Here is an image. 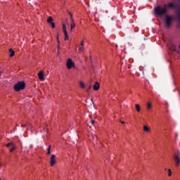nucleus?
Segmentation results:
<instances>
[{
    "instance_id": "1",
    "label": "nucleus",
    "mask_w": 180,
    "mask_h": 180,
    "mask_svg": "<svg viewBox=\"0 0 180 180\" xmlns=\"http://www.w3.org/2000/svg\"><path fill=\"white\" fill-rule=\"evenodd\" d=\"M167 8H170L172 9H178L179 6L178 5L172 2L165 4L163 8L158 6L154 9L155 13L158 15V16H162V15H165V13H167Z\"/></svg>"
},
{
    "instance_id": "2",
    "label": "nucleus",
    "mask_w": 180,
    "mask_h": 180,
    "mask_svg": "<svg viewBox=\"0 0 180 180\" xmlns=\"http://www.w3.org/2000/svg\"><path fill=\"white\" fill-rule=\"evenodd\" d=\"M173 161L174 162V164L176 167H178L180 164V153L179 150H177V152H174L173 153Z\"/></svg>"
},
{
    "instance_id": "3",
    "label": "nucleus",
    "mask_w": 180,
    "mask_h": 180,
    "mask_svg": "<svg viewBox=\"0 0 180 180\" xmlns=\"http://www.w3.org/2000/svg\"><path fill=\"white\" fill-rule=\"evenodd\" d=\"M25 82H18L17 84L14 85V89L17 92H19V91H22V89H25Z\"/></svg>"
},
{
    "instance_id": "4",
    "label": "nucleus",
    "mask_w": 180,
    "mask_h": 180,
    "mask_svg": "<svg viewBox=\"0 0 180 180\" xmlns=\"http://www.w3.org/2000/svg\"><path fill=\"white\" fill-rule=\"evenodd\" d=\"M66 66L68 70H71V68H75V63L72 61V59L68 58L66 63Z\"/></svg>"
},
{
    "instance_id": "5",
    "label": "nucleus",
    "mask_w": 180,
    "mask_h": 180,
    "mask_svg": "<svg viewBox=\"0 0 180 180\" xmlns=\"http://www.w3.org/2000/svg\"><path fill=\"white\" fill-rule=\"evenodd\" d=\"M172 17L167 15L165 17V26L166 27H169L171 26V22H172Z\"/></svg>"
},
{
    "instance_id": "6",
    "label": "nucleus",
    "mask_w": 180,
    "mask_h": 180,
    "mask_svg": "<svg viewBox=\"0 0 180 180\" xmlns=\"http://www.w3.org/2000/svg\"><path fill=\"white\" fill-rule=\"evenodd\" d=\"M50 162H51V167H53L54 165L56 164V156L55 155H52L51 158H50Z\"/></svg>"
},
{
    "instance_id": "7",
    "label": "nucleus",
    "mask_w": 180,
    "mask_h": 180,
    "mask_svg": "<svg viewBox=\"0 0 180 180\" xmlns=\"http://www.w3.org/2000/svg\"><path fill=\"white\" fill-rule=\"evenodd\" d=\"M101 88V84H99V82H96L95 84L93 86L94 91H99Z\"/></svg>"
},
{
    "instance_id": "8",
    "label": "nucleus",
    "mask_w": 180,
    "mask_h": 180,
    "mask_svg": "<svg viewBox=\"0 0 180 180\" xmlns=\"http://www.w3.org/2000/svg\"><path fill=\"white\" fill-rule=\"evenodd\" d=\"M71 24H70V30L71 32H72V30L75 29V22H74V20H72L71 21Z\"/></svg>"
},
{
    "instance_id": "9",
    "label": "nucleus",
    "mask_w": 180,
    "mask_h": 180,
    "mask_svg": "<svg viewBox=\"0 0 180 180\" xmlns=\"http://www.w3.org/2000/svg\"><path fill=\"white\" fill-rule=\"evenodd\" d=\"M39 79L41 80L44 79V76L43 75V72H40L38 73Z\"/></svg>"
},
{
    "instance_id": "10",
    "label": "nucleus",
    "mask_w": 180,
    "mask_h": 180,
    "mask_svg": "<svg viewBox=\"0 0 180 180\" xmlns=\"http://www.w3.org/2000/svg\"><path fill=\"white\" fill-rule=\"evenodd\" d=\"M9 53H10V57H13V56H15V51H13V49H10Z\"/></svg>"
},
{
    "instance_id": "11",
    "label": "nucleus",
    "mask_w": 180,
    "mask_h": 180,
    "mask_svg": "<svg viewBox=\"0 0 180 180\" xmlns=\"http://www.w3.org/2000/svg\"><path fill=\"white\" fill-rule=\"evenodd\" d=\"M53 20H54L53 19V17H49L48 19H47V22L48 23H53Z\"/></svg>"
},
{
    "instance_id": "12",
    "label": "nucleus",
    "mask_w": 180,
    "mask_h": 180,
    "mask_svg": "<svg viewBox=\"0 0 180 180\" xmlns=\"http://www.w3.org/2000/svg\"><path fill=\"white\" fill-rule=\"evenodd\" d=\"M65 34V40H70V37H68V32H63Z\"/></svg>"
},
{
    "instance_id": "13",
    "label": "nucleus",
    "mask_w": 180,
    "mask_h": 180,
    "mask_svg": "<svg viewBox=\"0 0 180 180\" xmlns=\"http://www.w3.org/2000/svg\"><path fill=\"white\" fill-rule=\"evenodd\" d=\"M63 33H67V27L65 26V24L63 25Z\"/></svg>"
},
{
    "instance_id": "14",
    "label": "nucleus",
    "mask_w": 180,
    "mask_h": 180,
    "mask_svg": "<svg viewBox=\"0 0 180 180\" xmlns=\"http://www.w3.org/2000/svg\"><path fill=\"white\" fill-rule=\"evenodd\" d=\"M143 130H144V131H150V128H148V127L144 125Z\"/></svg>"
},
{
    "instance_id": "15",
    "label": "nucleus",
    "mask_w": 180,
    "mask_h": 180,
    "mask_svg": "<svg viewBox=\"0 0 180 180\" xmlns=\"http://www.w3.org/2000/svg\"><path fill=\"white\" fill-rule=\"evenodd\" d=\"M79 85L83 89H85V84H84V82H79Z\"/></svg>"
},
{
    "instance_id": "16",
    "label": "nucleus",
    "mask_w": 180,
    "mask_h": 180,
    "mask_svg": "<svg viewBox=\"0 0 180 180\" xmlns=\"http://www.w3.org/2000/svg\"><path fill=\"white\" fill-rule=\"evenodd\" d=\"M135 108H136L137 112H140V105L136 104Z\"/></svg>"
},
{
    "instance_id": "17",
    "label": "nucleus",
    "mask_w": 180,
    "mask_h": 180,
    "mask_svg": "<svg viewBox=\"0 0 180 180\" xmlns=\"http://www.w3.org/2000/svg\"><path fill=\"white\" fill-rule=\"evenodd\" d=\"M14 150H16V146H15V145L11 146V148L10 149V153H13Z\"/></svg>"
},
{
    "instance_id": "18",
    "label": "nucleus",
    "mask_w": 180,
    "mask_h": 180,
    "mask_svg": "<svg viewBox=\"0 0 180 180\" xmlns=\"http://www.w3.org/2000/svg\"><path fill=\"white\" fill-rule=\"evenodd\" d=\"M51 146H49V147H48V148H47V154L49 155V154H51Z\"/></svg>"
},
{
    "instance_id": "19",
    "label": "nucleus",
    "mask_w": 180,
    "mask_h": 180,
    "mask_svg": "<svg viewBox=\"0 0 180 180\" xmlns=\"http://www.w3.org/2000/svg\"><path fill=\"white\" fill-rule=\"evenodd\" d=\"M28 126H30V123L27 122V124H21V127H27Z\"/></svg>"
},
{
    "instance_id": "20",
    "label": "nucleus",
    "mask_w": 180,
    "mask_h": 180,
    "mask_svg": "<svg viewBox=\"0 0 180 180\" xmlns=\"http://www.w3.org/2000/svg\"><path fill=\"white\" fill-rule=\"evenodd\" d=\"M13 143L12 142H10L6 144V147H13Z\"/></svg>"
},
{
    "instance_id": "21",
    "label": "nucleus",
    "mask_w": 180,
    "mask_h": 180,
    "mask_svg": "<svg viewBox=\"0 0 180 180\" xmlns=\"http://www.w3.org/2000/svg\"><path fill=\"white\" fill-rule=\"evenodd\" d=\"M172 175V172H171V169H168V176H171Z\"/></svg>"
},
{
    "instance_id": "22",
    "label": "nucleus",
    "mask_w": 180,
    "mask_h": 180,
    "mask_svg": "<svg viewBox=\"0 0 180 180\" xmlns=\"http://www.w3.org/2000/svg\"><path fill=\"white\" fill-rule=\"evenodd\" d=\"M50 25H51L52 29H54V27H56V24L54 22H51Z\"/></svg>"
},
{
    "instance_id": "23",
    "label": "nucleus",
    "mask_w": 180,
    "mask_h": 180,
    "mask_svg": "<svg viewBox=\"0 0 180 180\" xmlns=\"http://www.w3.org/2000/svg\"><path fill=\"white\" fill-rule=\"evenodd\" d=\"M69 15L70 16V20L71 22H72V20H74V18H72V14L71 13H69Z\"/></svg>"
},
{
    "instance_id": "24",
    "label": "nucleus",
    "mask_w": 180,
    "mask_h": 180,
    "mask_svg": "<svg viewBox=\"0 0 180 180\" xmlns=\"http://www.w3.org/2000/svg\"><path fill=\"white\" fill-rule=\"evenodd\" d=\"M152 107L150 103H148L147 109H150Z\"/></svg>"
},
{
    "instance_id": "25",
    "label": "nucleus",
    "mask_w": 180,
    "mask_h": 180,
    "mask_svg": "<svg viewBox=\"0 0 180 180\" xmlns=\"http://www.w3.org/2000/svg\"><path fill=\"white\" fill-rule=\"evenodd\" d=\"M92 88V86L91 85H89L86 89V92H89V89H91Z\"/></svg>"
},
{
    "instance_id": "26",
    "label": "nucleus",
    "mask_w": 180,
    "mask_h": 180,
    "mask_svg": "<svg viewBox=\"0 0 180 180\" xmlns=\"http://www.w3.org/2000/svg\"><path fill=\"white\" fill-rule=\"evenodd\" d=\"M80 46L82 47H84V40L82 41L81 44H80Z\"/></svg>"
},
{
    "instance_id": "27",
    "label": "nucleus",
    "mask_w": 180,
    "mask_h": 180,
    "mask_svg": "<svg viewBox=\"0 0 180 180\" xmlns=\"http://www.w3.org/2000/svg\"><path fill=\"white\" fill-rule=\"evenodd\" d=\"M91 124H95V121H94V120H91Z\"/></svg>"
},
{
    "instance_id": "28",
    "label": "nucleus",
    "mask_w": 180,
    "mask_h": 180,
    "mask_svg": "<svg viewBox=\"0 0 180 180\" xmlns=\"http://www.w3.org/2000/svg\"><path fill=\"white\" fill-rule=\"evenodd\" d=\"M177 18H178L179 20L180 21V13L177 15Z\"/></svg>"
},
{
    "instance_id": "29",
    "label": "nucleus",
    "mask_w": 180,
    "mask_h": 180,
    "mask_svg": "<svg viewBox=\"0 0 180 180\" xmlns=\"http://www.w3.org/2000/svg\"><path fill=\"white\" fill-rule=\"evenodd\" d=\"M79 51H80V52L82 51V47L79 48Z\"/></svg>"
},
{
    "instance_id": "30",
    "label": "nucleus",
    "mask_w": 180,
    "mask_h": 180,
    "mask_svg": "<svg viewBox=\"0 0 180 180\" xmlns=\"http://www.w3.org/2000/svg\"><path fill=\"white\" fill-rule=\"evenodd\" d=\"M121 123H122V124H124V121H121Z\"/></svg>"
},
{
    "instance_id": "31",
    "label": "nucleus",
    "mask_w": 180,
    "mask_h": 180,
    "mask_svg": "<svg viewBox=\"0 0 180 180\" xmlns=\"http://www.w3.org/2000/svg\"><path fill=\"white\" fill-rule=\"evenodd\" d=\"M2 75V72L0 71V76Z\"/></svg>"
},
{
    "instance_id": "32",
    "label": "nucleus",
    "mask_w": 180,
    "mask_h": 180,
    "mask_svg": "<svg viewBox=\"0 0 180 180\" xmlns=\"http://www.w3.org/2000/svg\"><path fill=\"white\" fill-rule=\"evenodd\" d=\"M179 49H180V45L179 46Z\"/></svg>"
},
{
    "instance_id": "33",
    "label": "nucleus",
    "mask_w": 180,
    "mask_h": 180,
    "mask_svg": "<svg viewBox=\"0 0 180 180\" xmlns=\"http://www.w3.org/2000/svg\"><path fill=\"white\" fill-rule=\"evenodd\" d=\"M0 180H1V179H0Z\"/></svg>"
}]
</instances>
